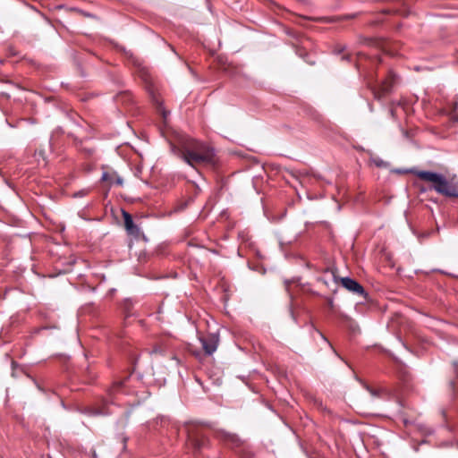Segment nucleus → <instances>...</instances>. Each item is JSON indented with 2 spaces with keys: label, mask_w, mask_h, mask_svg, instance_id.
I'll return each instance as SVG.
<instances>
[{
  "label": "nucleus",
  "mask_w": 458,
  "mask_h": 458,
  "mask_svg": "<svg viewBox=\"0 0 458 458\" xmlns=\"http://www.w3.org/2000/svg\"><path fill=\"white\" fill-rule=\"evenodd\" d=\"M182 157L191 166L199 164H211L215 162V151L203 143L191 140L189 145L183 146Z\"/></svg>",
  "instance_id": "1"
},
{
  "label": "nucleus",
  "mask_w": 458,
  "mask_h": 458,
  "mask_svg": "<svg viewBox=\"0 0 458 458\" xmlns=\"http://www.w3.org/2000/svg\"><path fill=\"white\" fill-rule=\"evenodd\" d=\"M415 174L422 181L430 182L432 189L437 193L458 198V187L451 183L443 174L429 171H417Z\"/></svg>",
  "instance_id": "2"
},
{
  "label": "nucleus",
  "mask_w": 458,
  "mask_h": 458,
  "mask_svg": "<svg viewBox=\"0 0 458 458\" xmlns=\"http://www.w3.org/2000/svg\"><path fill=\"white\" fill-rule=\"evenodd\" d=\"M188 437L196 452H199L209 443L208 438L204 435L201 428L194 423H191L188 427Z\"/></svg>",
  "instance_id": "3"
},
{
  "label": "nucleus",
  "mask_w": 458,
  "mask_h": 458,
  "mask_svg": "<svg viewBox=\"0 0 458 458\" xmlns=\"http://www.w3.org/2000/svg\"><path fill=\"white\" fill-rule=\"evenodd\" d=\"M217 345H188V352L199 360L212 355Z\"/></svg>",
  "instance_id": "4"
},
{
  "label": "nucleus",
  "mask_w": 458,
  "mask_h": 458,
  "mask_svg": "<svg viewBox=\"0 0 458 458\" xmlns=\"http://www.w3.org/2000/svg\"><path fill=\"white\" fill-rule=\"evenodd\" d=\"M339 280L345 289H347L348 291L352 292L354 294L360 295L366 298L367 293L363 286L357 281L350 277H341L339 278Z\"/></svg>",
  "instance_id": "5"
},
{
  "label": "nucleus",
  "mask_w": 458,
  "mask_h": 458,
  "mask_svg": "<svg viewBox=\"0 0 458 458\" xmlns=\"http://www.w3.org/2000/svg\"><path fill=\"white\" fill-rule=\"evenodd\" d=\"M216 437L224 441L225 444L229 445L232 447L238 446L240 445V438L235 435L225 430H216Z\"/></svg>",
  "instance_id": "6"
},
{
  "label": "nucleus",
  "mask_w": 458,
  "mask_h": 458,
  "mask_svg": "<svg viewBox=\"0 0 458 458\" xmlns=\"http://www.w3.org/2000/svg\"><path fill=\"white\" fill-rule=\"evenodd\" d=\"M102 180L107 182L110 185H123V179L114 172H104L102 174Z\"/></svg>",
  "instance_id": "7"
},
{
  "label": "nucleus",
  "mask_w": 458,
  "mask_h": 458,
  "mask_svg": "<svg viewBox=\"0 0 458 458\" xmlns=\"http://www.w3.org/2000/svg\"><path fill=\"white\" fill-rule=\"evenodd\" d=\"M127 378H128V377H125L124 380H117L113 383L112 386L108 390V395L110 396V398L113 399V398H114V395L116 394L123 392V386H124V382Z\"/></svg>",
  "instance_id": "8"
},
{
  "label": "nucleus",
  "mask_w": 458,
  "mask_h": 458,
  "mask_svg": "<svg viewBox=\"0 0 458 458\" xmlns=\"http://www.w3.org/2000/svg\"><path fill=\"white\" fill-rule=\"evenodd\" d=\"M123 214L124 226H125L126 230L130 233H136L137 229H136V226H135V225L133 223L131 216L129 213L125 212V211H123Z\"/></svg>",
  "instance_id": "9"
},
{
  "label": "nucleus",
  "mask_w": 458,
  "mask_h": 458,
  "mask_svg": "<svg viewBox=\"0 0 458 458\" xmlns=\"http://www.w3.org/2000/svg\"><path fill=\"white\" fill-rule=\"evenodd\" d=\"M228 330L225 328H223L221 330H218L216 333H209V338L205 342L204 344H217L220 340V334H227Z\"/></svg>",
  "instance_id": "10"
},
{
  "label": "nucleus",
  "mask_w": 458,
  "mask_h": 458,
  "mask_svg": "<svg viewBox=\"0 0 458 458\" xmlns=\"http://www.w3.org/2000/svg\"><path fill=\"white\" fill-rule=\"evenodd\" d=\"M364 387L370 393L372 396L380 397L383 393L386 392L384 389H375L370 387L369 385L362 383Z\"/></svg>",
  "instance_id": "11"
},
{
  "label": "nucleus",
  "mask_w": 458,
  "mask_h": 458,
  "mask_svg": "<svg viewBox=\"0 0 458 458\" xmlns=\"http://www.w3.org/2000/svg\"><path fill=\"white\" fill-rule=\"evenodd\" d=\"M393 84V79H387L386 81L382 82V90L386 92L390 89Z\"/></svg>",
  "instance_id": "12"
},
{
  "label": "nucleus",
  "mask_w": 458,
  "mask_h": 458,
  "mask_svg": "<svg viewBox=\"0 0 458 458\" xmlns=\"http://www.w3.org/2000/svg\"><path fill=\"white\" fill-rule=\"evenodd\" d=\"M92 414H95V415H106V414H108V411H106L105 407H103V408H96L92 411Z\"/></svg>",
  "instance_id": "13"
},
{
  "label": "nucleus",
  "mask_w": 458,
  "mask_h": 458,
  "mask_svg": "<svg viewBox=\"0 0 458 458\" xmlns=\"http://www.w3.org/2000/svg\"><path fill=\"white\" fill-rule=\"evenodd\" d=\"M313 333L316 336H318V338H316L314 337V340L315 341H324V342H327V339L318 330L314 329L313 330Z\"/></svg>",
  "instance_id": "14"
},
{
  "label": "nucleus",
  "mask_w": 458,
  "mask_h": 458,
  "mask_svg": "<svg viewBox=\"0 0 458 458\" xmlns=\"http://www.w3.org/2000/svg\"><path fill=\"white\" fill-rule=\"evenodd\" d=\"M401 377L404 383H407L410 380V376L408 374H403Z\"/></svg>",
  "instance_id": "15"
},
{
  "label": "nucleus",
  "mask_w": 458,
  "mask_h": 458,
  "mask_svg": "<svg viewBox=\"0 0 458 458\" xmlns=\"http://www.w3.org/2000/svg\"><path fill=\"white\" fill-rule=\"evenodd\" d=\"M48 331H49V328H47V327H42V328L38 329V331H37V332H38V333H40V334H45V333H47V332H48Z\"/></svg>",
  "instance_id": "16"
},
{
  "label": "nucleus",
  "mask_w": 458,
  "mask_h": 458,
  "mask_svg": "<svg viewBox=\"0 0 458 458\" xmlns=\"http://www.w3.org/2000/svg\"><path fill=\"white\" fill-rule=\"evenodd\" d=\"M328 304L332 308L334 306L333 300H329Z\"/></svg>",
  "instance_id": "17"
},
{
  "label": "nucleus",
  "mask_w": 458,
  "mask_h": 458,
  "mask_svg": "<svg viewBox=\"0 0 458 458\" xmlns=\"http://www.w3.org/2000/svg\"><path fill=\"white\" fill-rule=\"evenodd\" d=\"M333 276H334V279L335 282H337L338 278L336 277V276L335 275V273H333Z\"/></svg>",
  "instance_id": "18"
},
{
  "label": "nucleus",
  "mask_w": 458,
  "mask_h": 458,
  "mask_svg": "<svg viewBox=\"0 0 458 458\" xmlns=\"http://www.w3.org/2000/svg\"><path fill=\"white\" fill-rule=\"evenodd\" d=\"M236 341H247V339H240V338H237Z\"/></svg>",
  "instance_id": "19"
},
{
  "label": "nucleus",
  "mask_w": 458,
  "mask_h": 458,
  "mask_svg": "<svg viewBox=\"0 0 458 458\" xmlns=\"http://www.w3.org/2000/svg\"><path fill=\"white\" fill-rule=\"evenodd\" d=\"M330 347L332 348V350H333L334 352H335V350L333 348V347H334V345H333V344H330Z\"/></svg>",
  "instance_id": "20"
},
{
  "label": "nucleus",
  "mask_w": 458,
  "mask_h": 458,
  "mask_svg": "<svg viewBox=\"0 0 458 458\" xmlns=\"http://www.w3.org/2000/svg\"><path fill=\"white\" fill-rule=\"evenodd\" d=\"M123 443H125V442H126V438H125V437H123Z\"/></svg>",
  "instance_id": "21"
}]
</instances>
